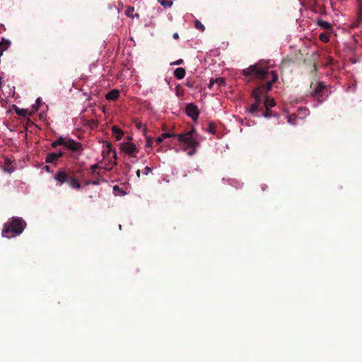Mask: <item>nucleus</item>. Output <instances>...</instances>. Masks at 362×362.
<instances>
[{"label": "nucleus", "mask_w": 362, "mask_h": 362, "mask_svg": "<svg viewBox=\"0 0 362 362\" xmlns=\"http://www.w3.org/2000/svg\"><path fill=\"white\" fill-rule=\"evenodd\" d=\"M317 25L324 30H329L332 28V25L328 21H324L322 19L317 20Z\"/></svg>", "instance_id": "obj_11"}, {"label": "nucleus", "mask_w": 362, "mask_h": 362, "mask_svg": "<svg viewBox=\"0 0 362 362\" xmlns=\"http://www.w3.org/2000/svg\"><path fill=\"white\" fill-rule=\"evenodd\" d=\"M62 155V152L59 153H50L47 155L45 161L47 163H54Z\"/></svg>", "instance_id": "obj_10"}, {"label": "nucleus", "mask_w": 362, "mask_h": 362, "mask_svg": "<svg viewBox=\"0 0 362 362\" xmlns=\"http://www.w3.org/2000/svg\"><path fill=\"white\" fill-rule=\"evenodd\" d=\"M299 112L301 113L304 117L309 115V110L308 109L303 107V108H299L298 110Z\"/></svg>", "instance_id": "obj_27"}, {"label": "nucleus", "mask_w": 362, "mask_h": 362, "mask_svg": "<svg viewBox=\"0 0 362 362\" xmlns=\"http://www.w3.org/2000/svg\"><path fill=\"white\" fill-rule=\"evenodd\" d=\"M119 194L124 195L125 193L124 192L121 191V192H119Z\"/></svg>", "instance_id": "obj_42"}, {"label": "nucleus", "mask_w": 362, "mask_h": 362, "mask_svg": "<svg viewBox=\"0 0 362 362\" xmlns=\"http://www.w3.org/2000/svg\"><path fill=\"white\" fill-rule=\"evenodd\" d=\"M1 87V78L0 77V88Z\"/></svg>", "instance_id": "obj_43"}, {"label": "nucleus", "mask_w": 362, "mask_h": 362, "mask_svg": "<svg viewBox=\"0 0 362 362\" xmlns=\"http://www.w3.org/2000/svg\"><path fill=\"white\" fill-rule=\"evenodd\" d=\"M172 137H175V134H170V133H163L160 136H158L156 141V143L158 144H160L161 142L163 141L164 139H167V138H172Z\"/></svg>", "instance_id": "obj_17"}, {"label": "nucleus", "mask_w": 362, "mask_h": 362, "mask_svg": "<svg viewBox=\"0 0 362 362\" xmlns=\"http://www.w3.org/2000/svg\"><path fill=\"white\" fill-rule=\"evenodd\" d=\"M186 113L187 116L191 117L193 120H197L199 117V110L194 104H189L186 107Z\"/></svg>", "instance_id": "obj_7"}, {"label": "nucleus", "mask_w": 362, "mask_h": 362, "mask_svg": "<svg viewBox=\"0 0 362 362\" xmlns=\"http://www.w3.org/2000/svg\"><path fill=\"white\" fill-rule=\"evenodd\" d=\"M131 140L132 137L129 136L127 141L121 143L120 149L127 155L135 158L139 153V148Z\"/></svg>", "instance_id": "obj_4"}, {"label": "nucleus", "mask_w": 362, "mask_h": 362, "mask_svg": "<svg viewBox=\"0 0 362 362\" xmlns=\"http://www.w3.org/2000/svg\"><path fill=\"white\" fill-rule=\"evenodd\" d=\"M194 25L196 28L201 30L202 31H204L205 29L204 25L198 20L194 21Z\"/></svg>", "instance_id": "obj_25"}, {"label": "nucleus", "mask_w": 362, "mask_h": 362, "mask_svg": "<svg viewBox=\"0 0 362 362\" xmlns=\"http://www.w3.org/2000/svg\"><path fill=\"white\" fill-rule=\"evenodd\" d=\"M1 30H5V28H4V25L3 24H1V23H0V31H1Z\"/></svg>", "instance_id": "obj_36"}, {"label": "nucleus", "mask_w": 362, "mask_h": 362, "mask_svg": "<svg viewBox=\"0 0 362 362\" xmlns=\"http://www.w3.org/2000/svg\"><path fill=\"white\" fill-rule=\"evenodd\" d=\"M98 168V164H93L91 165L90 168L91 170H93V173L95 172L96 169Z\"/></svg>", "instance_id": "obj_32"}, {"label": "nucleus", "mask_w": 362, "mask_h": 362, "mask_svg": "<svg viewBox=\"0 0 362 362\" xmlns=\"http://www.w3.org/2000/svg\"><path fill=\"white\" fill-rule=\"evenodd\" d=\"M231 182H232L230 184L232 185H234V187L236 188H240L243 186V183L241 182L237 181L235 180H232Z\"/></svg>", "instance_id": "obj_26"}, {"label": "nucleus", "mask_w": 362, "mask_h": 362, "mask_svg": "<svg viewBox=\"0 0 362 362\" xmlns=\"http://www.w3.org/2000/svg\"><path fill=\"white\" fill-rule=\"evenodd\" d=\"M245 76L254 75L258 78L269 80L264 88L267 90H271L272 83L278 80V74L274 71H270L269 69H258L256 65L250 66L243 70Z\"/></svg>", "instance_id": "obj_1"}, {"label": "nucleus", "mask_w": 362, "mask_h": 362, "mask_svg": "<svg viewBox=\"0 0 362 362\" xmlns=\"http://www.w3.org/2000/svg\"><path fill=\"white\" fill-rule=\"evenodd\" d=\"M152 145V140L151 138H148L146 141V147H151Z\"/></svg>", "instance_id": "obj_31"}, {"label": "nucleus", "mask_w": 362, "mask_h": 362, "mask_svg": "<svg viewBox=\"0 0 362 362\" xmlns=\"http://www.w3.org/2000/svg\"><path fill=\"white\" fill-rule=\"evenodd\" d=\"M40 103H41V98H37L36 99V100H35V103L33 106V108H35V110H37Z\"/></svg>", "instance_id": "obj_28"}, {"label": "nucleus", "mask_w": 362, "mask_h": 362, "mask_svg": "<svg viewBox=\"0 0 362 362\" xmlns=\"http://www.w3.org/2000/svg\"><path fill=\"white\" fill-rule=\"evenodd\" d=\"M213 80H210V87H211L213 86Z\"/></svg>", "instance_id": "obj_40"}, {"label": "nucleus", "mask_w": 362, "mask_h": 362, "mask_svg": "<svg viewBox=\"0 0 362 362\" xmlns=\"http://www.w3.org/2000/svg\"><path fill=\"white\" fill-rule=\"evenodd\" d=\"M136 174H137L138 177H139V175H140V172H139V170H138V171H137Z\"/></svg>", "instance_id": "obj_41"}, {"label": "nucleus", "mask_w": 362, "mask_h": 362, "mask_svg": "<svg viewBox=\"0 0 362 362\" xmlns=\"http://www.w3.org/2000/svg\"><path fill=\"white\" fill-rule=\"evenodd\" d=\"M276 103L274 98H267L264 101V105L267 110L269 108L274 107Z\"/></svg>", "instance_id": "obj_21"}, {"label": "nucleus", "mask_w": 362, "mask_h": 362, "mask_svg": "<svg viewBox=\"0 0 362 362\" xmlns=\"http://www.w3.org/2000/svg\"><path fill=\"white\" fill-rule=\"evenodd\" d=\"M68 183L69 186L73 189H79L81 187V185L78 183V180L75 178H71L68 180Z\"/></svg>", "instance_id": "obj_20"}, {"label": "nucleus", "mask_w": 362, "mask_h": 362, "mask_svg": "<svg viewBox=\"0 0 362 362\" xmlns=\"http://www.w3.org/2000/svg\"><path fill=\"white\" fill-rule=\"evenodd\" d=\"M134 9L133 7H129L127 11H126V14L129 16H132V13L134 12Z\"/></svg>", "instance_id": "obj_29"}, {"label": "nucleus", "mask_w": 362, "mask_h": 362, "mask_svg": "<svg viewBox=\"0 0 362 362\" xmlns=\"http://www.w3.org/2000/svg\"><path fill=\"white\" fill-rule=\"evenodd\" d=\"M89 183L94 185H97L99 184V181L95 180V181H92L91 182H88V184H89Z\"/></svg>", "instance_id": "obj_35"}, {"label": "nucleus", "mask_w": 362, "mask_h": 362, "mask_svg": "<svg viewBox=\"0 0 362 362\" xmlns=\"http://www.w3.org/2000/svg\"><path fill=\"white\" fill-rule=\"evenodd\" d=\"M112 131L117 141L120 140L123 136V132L121 129H119L117 127L113 126L112 127Z\"/></svg>", "instance_id": "obj_14"}, {"label": "nucleus", "mask_w": 362, "mask_h": 362, "mask_svg": "<svg viewBox=\"0 0 362 362\" xmlns=\"http://www.w3.org/2000/svg\"><path fill=\"white\" fill-rule=\"evenodd\" d=\"M54 179L60 185H62L63 183L68 181L67 175L64 171L57 172L54 175Z\"/></svg>", "instance_id": "obj_9"}, {"label": "nucleus", "mask_w": 362, "mask_h": 362, "mask_svg": "<svg viewBox=\"0 0 362 362\" xmlns=\"http://www.w3.org/2000/svg\"><path fill=\"white\" fill-rule=\"evenodd\" d=\"M287 122L291 125H296L299 123V120L302 119V117H298L295 115L287 116Z\"/></svg>", "instance_id": "obj_13"}, {"label": "nucleus", "mask_w": 362, "mask_h": 362, "mask_svg": "<svg viewBox=\"0 0 362 362\" xmlns=\"http://www.w3.org/2000/svg\"><path fill=\"white\" fill-rule=\"evenodd\" d=\"M151 171H152V168H150L148 166L145 167V168H144V174L146 175H147Z\"/></svg>", "instance_id": "obj_30"}, {"label": "nucleus", "mask_w": 362, "mask_h": 362, "mask_svg": "<svg viewBox=\"0 0 362 362\" xmlns=\"http://www.w3.org/2000/svg\"><path fill=\"white\" fill-rule=\"evenodd\" d=\"M182 62H183V60H182V59H178V60H177L176 62H175L172 63V64H176V65H178V64H182Z\"/></svg>", "instance_id": "obj_33"}, {"label": "nucleus", "mask_w": 362, "mask_h": 362, "mask_svg": "<svg viewBox=\"0 0 362 362\" xmlns=\"http://www.w3.org/2000/svg\"><path fill=\"white\" fill-rule=\"evenodd\" d=\"M119 95V92L117 89H113L106 94V98L107 100H116Z\"/></svg>", "instance_id": "obj_12"}, {"label": "nucleus", "mask_w": 362, "mask_h": 362, "mask_svg": "<svg viewBox=\"0 0 362 362\" xmlns=\"http://www.w3.org/2000/svg\"><path fill=\"white\" fill-rule=\"evenodd\" d=\"M320 39L322 42H328L329 40V33H327L326 32L322 33L320 35Z\"/></svg>", "instance_id": "obj_24"}, {"label": "nucleus", "mask_w": 362, "mask_h": 362, "mask_svg": "<svg viewBox=\"0 0 362 362\" xmlns=\"http://www.w3.org/2000/svg\"><path fill=\"white\" fill-rule=\"evenodd\" d=\"M46 170L49 171V167L48 166H46Z\"/></svg>", "instance_id": "obj_44"}, {"label": "nucleus", "mask_w": 362, "mask_h": 362, "mask_svg": "<svg viewBox=\"0 0 362 362\" xmlns=\"http://www.w3.org/2000/svg\"><path fill=\"white\" fill-rule=\"evenodd\" d=\"M119 188L117 185L114 186V187H113L114 191L119 190Z\"/></svg>", "instance_id": "obj_37"}, {"label": "nucleus", "mask_w": 362, "mask_h": 362, "mask_svg": "<svg viewBox=\"0 0 362 362\" xmlns=\"http://www.w3.org/2000/svg\"><path fill=\"white\" fill-rule=\"evenodd\" d=\"M261 187H262V189L264 191L267 188V185H262Z\"/></svg>", "instance_id": "obj_38"}, {"label": "nucleus", "mask_w": 362, "mask_h": 362, "mask_svg": "<svg viewBox=\"0 0 362 362\" xmlns=\"http://www.w3.org/2000/svg\"><path fill=\"white\" fill-rule=\"evenodd\" d=\"M173 38L177 40L179 38V35L177 33H175L173 35Z\"/></svg>", "instance_id": "obj_34"}, {"label": "nucleus", "mask_w": 362, "mask_h": 362, "mask_svg": "<svg viewBox=\"0 0 362 362\" xmlns=\"http://www.w3.org/2000/svg\"><path fill=\"white\" fill-rule=\"evenodd\" d=\"M107 155L110 157L108 163H106L103 168L110 170L112 168L117 164V153L115 149H112L110 145H107Z\"/></svg>", "instance_id": "obj_6"}, {"label": "nucleus", "mask_w": 362, "mask_h": 362, "mask_svg": "<svg viewBox=\"0 0 362 362\" xmlns=\"http://www.w3.org/2000/svg\"><path fill=\"white\" fill-rule=\"evenodd\" d=\"M325 90V86L322 83H320L317 85L316 88L313 91V94L314 96H319L321 93L324 92Z\"/></svg>", "instance_id": "obj_15"}, {"label": "nucleus", "mask_w": 362, "mask_h": 362, "mask_svg": "<svg viewBox=\"0 0 362 362\" xmlns=\"http://www.w3.org/2000/svg\"><path fill=\"white\" fill-rule=\"evenodd\" d=\"M174 76L177 79H182L185 76V69L182 67L177 68L174 71Z\"/></svg>", "instance_id": "obj_16"}, {"label": "nucleus", "mask_w": 362, "mask_h": 362, "mask_svg": "<svg viewBox=\"0 0 362 362\" xmlns=\"http://www.w3.org/2000/svg\"><path fill=\"white\" fill-rule=\"evenodd\" d=\"M65 147L70 149L73 152L78 153V154H81L83 150L81 143L69 137H66Z\"/></svg>", "instance_id": "obj_5"}, {"label": "nucleus", "mask_w": 362, "mask_h": 362, "mask_svg": "<svg viewBox=\"0 0 362 362\" xmlns=\"http://www.w3.org/2000/svg\"><path fill=\"white\" fill-rule=\"evenodd\" d=\"M252 96L254 97L255 101L261 102L262 92L259 88H256L252 92Z\"/></svg>", "instance_id": "obj_19"}, {"label": "nucleus", "mask_w": 362, "mask_h": 362, "mask_svg": "<svg viewBox=\"0 0 362 362\" xmlns=\"http://www.w3.org/2000/svg\"><path fill=\"white\" fill-rule=\"evenodd\" d=\"M66 137H63L62 136H59L57 140L53 141L52 143V146L53 148H56L57 146L59 145H63L65 146Z\"/></svg>", "instance_id": "obj_18"}, {"label": "nucleus", "mask_w": 362, "mask_h": 362, "mask_svg": "<svg viewBox=\"0 0 362 362\" xmlns=\"http://www.w3.org/2000/svg\"><path fill=\"white\" fill-rule=\"evenodd\" d=\"M268 116H269V115L267 112L263 114V117H267Z\"/></svg>", "instance_id": "obj_39"}, {"label": "nucleus", "mask_w": 362, "mask_h": 362, "mask_svg": "<svg viewBox=\"0 0 362 362\" xmlns=\"http://www.w3.org/2000/svg\"><path fill=\"white\" fill-rule=\"evenodd\" d=\"M160 5L165 8H169L173 5V1L170 0H158Z\"/></svg>", "instance_id": "obj_22"}, {"label": "nucleus", "mask_w": 362, "mask_h": 362, "mask_svg": "<svg viewBox=\"0 0 362 362\" xmlns=\"http://www.w3.org/2000/svg\"><path fill=\"white\" fill-rule=\"evenodd\" d=\"M11 42L8 39L2 37L0 41V57L3 55L4 52L6 51L11 46Z\"/></svg>", "instance_id": "obj_8"}, {"label": "nucleus", "mask_w": 362, "mask_h": 362, "mask_svg": "<svg viewBox=\"0 0 362 362\" xmlns=\"http://www.w3.org/2000/svg\"><path fill=\"white\" fill-rule=\"evenodd\" d=\"M259 104H260L259 102L255 101V103H253L251 105V107H250V108L249 110V112L250 113H252V114H254V113L257 112V108H258V106H259Z\"/></svg>", "instance_id": "obj_23"}, {"label": "nucleus", "mask_w": 362, "mask_h": 362, "mask_svg": "<svg viewBox=\"0 0 362 362\" xmlns=\"http://www.w3.org/2000/svg\"><path fill=\"white\" fill-rule=\"evenodd\" d=\"M175 137L177 138L180 144H183L185 146L183 148L184 151H187V148H191L187 152L189 156H192L196 153L197 148L198 146V142L197 139L193 136L192 132H188L180 134H175Z\"/></svg>", "instance_id": "obj_3"}, {"label": "nucleus", "mask_w": 362, "mask_h": 362, "mask_svg": "<svg viewBox=\"0 0 362 362\" xmlns=\"http://www.w3.org/2000/svg\"><path fill=\"white\" fill-rule=\"evenodd\" d=\"M25 226V222L21 218H13L4 226L2 236L8 238H15L23 233Z\"/></svg>", "instance_id": "obj_2"}]
</instances>
